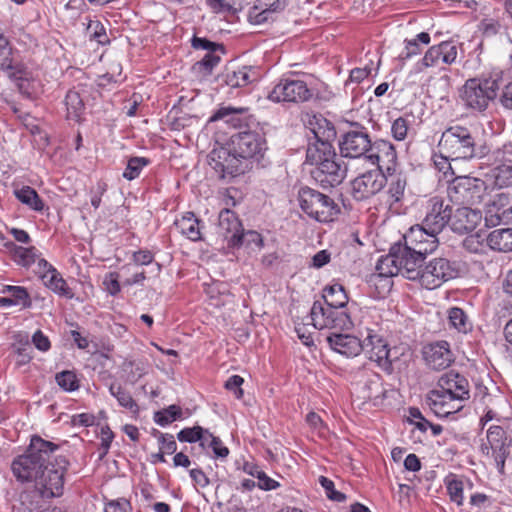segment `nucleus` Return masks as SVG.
I'll return each instance as SVG.
<instances>
[{
	"instance_id": "obj_19",
	"label": "nucleus",
	"mask_w": 512,
	"mask_h": 512,
	"mask_svg": "<svg viewBox=\"0 0 512 512\" xmlns=\"http://www.w3.org/2000/svg\"><path fill=\"white\" fill-rule=\"evenodd\" d=\"M426 403L429 408L438 417H448L449 415L459 412L464 405V401L448 393H441V389L430 391L426 397Z\"/></svg>"
},
{
	"instance_id": "obj_43",
	"label": "nucleus",
	"mask_w": 512,
	"mask_h": 512,
	"mask_svg": "<svg viewBox=\"0 0 512 512\" xmlns=\"http://www.w3.org/2000/svg\"><path fill=\"white\" fill-rule=\"evenodd\" d=\"M3 293L10 295L15 305H20L23 308H30L32 305L27 289L22 286L7 285L4 287Z\"/></svg>"
},
{
	"instance_id": "obj_58",
	"label": "nucleus",
	"mask_w": 512,
	"mask_h": 512,
	"mask_svg": "<svg viewBox=\"0 0 512 512\" xmlns=\"http://www.w3.org/2000/svg\"><path fill=\"white\" fill-rule=\"evenodd\" d=\"M434 165L436 169L443 172L446 176L449 172L451 175L454 174V171L452 169L451 161H454L451 157H448L444 153H441L439 155H434L433 157Z\"/></svg>"
},
{
	"instance_id": "obj_51",
	"label": "nucleus",
	"mask_w": 512,
	"mask_h": 512,
	"mask_svg": "<svg viewBox=\"0 0 512 512\" xmlns=\"http://www.w3.org/2000/svg\"><path fill=\"white\" fill-rule=\"evenodd\" d=\"M491 158L494 164L512 165V143H505L495 149L491 154Z\"/></svg>"
},
{
	"instance_id": "obj_32",
	"label": "nucleus",
	"mask_w": 512,
	"mask_h": 512,
	"mask_svg": "<svg viewBox=\"0 0 512 512\" xmlns=\"http://www.w3.org/2000/svg\"><path fill=\"white\" fill-rule=\"evenodd\" d=\"M488 245L494 251L505 253L512 251V228H501L490 232Z\"/></svg>"
},
{
	"instance_id": "obj_4",
	"label": "nucleus",
	"mask_w": 512,
	"mask_h": 512,
	"mask_svg": "<svg viewBox=\"0 0 512 512\" xmlns=\"http://www.w3.org/2000/svg\"><path fill=\"white\" fill-rule=\"evenodd\" d=\"M298 202L304 214L320 223L334 221L341 211L333 198L310 187L299 190Z\"/></svg>"
},
{
	"instance_id": "obj_26",
	"label": "nucleus",
	"mask_w": 512,
	"mask_h": 512,
	"mask_svg": "<svg viewBox=\"0 0 512 512\" xmlns=\"http://www.w3.org/2000/svg\"><path fill=\"white\" fill-rule=\"evenodd\" d=\"M11 47L7 37L4 35V30L0 24V66L3 71L8 73V76L14 79L22 78V67L18 63H14L11 55Z\"/></svg>"
},
{
	"instance_id": "obj_10",
	"label": "nucleus",
	"mask_w": 512,
	"mask_h": 512,
	"mask_svg": "<svg viewBox=\"0 0 512 512\" xmlns=\"http://www.w3.org/2000/svg\"><path fill=\"white\" fill-rule=\"evenodd\" d=\"M457 274L455 263L446 258H435L422 268L418 282L422 287L433 290L455 278Z\"/></svg>"
},
{
	"instance_id": "obj_12",
	"label": "nucleus",
	"mask_w": 512,
	"mask_h": 512,
	"mask_svg": "<svg viewBox=\"0 0 512 512\" xmlns=\"http://www.w3.org/2000/svg\"><path fill=\"white\" fill-rule=\"evenodd\" d=\"M505 431L500 426H491L487 431V441L482 444V452L493 461L499 473H504L508 461V442H504Z\"/></svg>"
},
{
	"instance_id": "obj_63",
	"label": "nucleus",
	"mask_w": 512,
	"mask_h": 512,
	"mask_svg": "<svg viewBox=\"0 0 512 512\" xmlns=\"http://www.w3.org/2000/svg\"><path fill=\"white\" fill-rule=\"evenodd\" d=\"M469 504L478 509H486L492 505V500L484 493H474L470 496Z\"/></svg>"
},
{
	"instance_id": "obj_1",
	"label": "nucleus",
	"mask_w": 512,
	"mask_h": 512,
	"mask_svg": "<svg viewBox=\"0 0 512 512\" xmlns=\"http://www.w3.org/2000/svg\"><path fill=\"white\" fill-rule=\"evenodd\" d=\"M57 449L58 445L33 436L25 453L12 463L14 476L22 482H34L44 498L62 495L69 461L64 456H57L52 463L51 456Z\"/></svg>"
},
{
	"instance_id": "obj_52",
	"label": "nucleus",
	"mask_w": 512,
	"mask_h": 512,
	"mask_svg": "<svg viewBox=\"0 0 512 512\" xmlns=\"http://www.w3.org/2000/svg\"><path fill=\"white\" fill-rule=\"evenodd\" d=\"M410 121L407 117H399L395 119L391 125V134L397 141L406 139L409 131Z\"/></svg>"
},
{
	"instance_id": "obj_64",
	"label": "nucleus",
	"mask_w": 512,
	"mask_h": 512,
	"mask_svg": "<svg viewBox=\"0 0 512 512\" xmlns=\"http://www.w3.org/2000/svg\"><path fill=\"white\" fill-rule=\"evenodd\" d=\"M130 509V503L126 499H119L108 503L105 512H129Z\"/></svg>"
},
{
	"instance_id": "obj_40",
	"label": "nucleus",
	"mask_w": 512,
	"mask_h": 512,
	"mask_svg": "<svg viewBox=\"0 0 512 512\" xmlns=\"http://www.w3.org/2000/svg\"><path fill=\"white\" fill-rule=\"evenodd\" d=\"M449 324L458 332L467 333L471 330V323L465 312L458 307H453L448 311Z\"/></svg>"
},
{
	"instance_id": "obj_56",
	"label": "nucleus",
	"mask_w": 512,
	"mask_h": 512,
	"mask_svg": "<svg viewBox=\"0 0 512 512\" xmlns=\"http://www.w3.org/2000/svg\"><path fill=\"white\" fill-rule=\"evenodd\" d=\"M203 430L204 428L200 426L184 428L177 434V438L180 442H199V439L202 437Z\"/></svg>"
},
{
	"instance_id": "obj_7",
	"label": "nucleus",
	"mask_w": 512,
	"mask_h": 512,
	"mask_svg": "<svg viewBox=\"0 0 512 512\" xmlns=\"http://www.w3.org/2000/svg\"><path fill=\"white\" fill-rule=\"evenodd\" d=\"M312 325L316 329H349L352 326L350 315L346 309L315 301L310 310Z\"/></svg>"
},
{
	"instance_id": "obj_25",
	"label": "nucleus",
	"mask_w": 512,
	"mask_h": 512,
	"mask_svg": "<svg viewBox=\"0 0 512 512\" xmlns=\"http://www.w3.org/2000/svg\"><path fill=\"white\" fill-rule=\"evenodd\" d=\"M480 218L481 215L478 211L472 210L466 205H462L454 212L451 211L448 224L454 232L464 233L473 230Z\"/></svg>"
},
{
	"instance_id": "obj_39",
	"label": "nucleus",
	"mask_w": 512,
	"mask_h": 512,
	"mask_svg": "<svg viewBox=\"0 0 512 512\" xmlns=\"http://www.w3.org/2000/svg\"><path fill=\"white\" fill-rule=\"evenodd\" d=\"M463 247L475 254H485L489 248L488 245V234L485 233H473L468 235L463 241Z\"/></svg>"
},
{
	"instance_id": "obj_41",
	"label": "nucleus",
	"mask_w": 512,
	"mask_h": 512,
	"mask_svg": "<svg viewBox=\"0 0 512 512\" xmlns=\"http://www.w3.org/2000/svg\"><path fill=\"white\" fill-rule=\"evenodd\" d=\"M109 392L117 399L120 406L134 413L138 411L139 408L137 403L134 401L130 393L120 385L111 384L109 387Z\"/></svg>"
},
{
	"instance_id": "obj_53",
	"label": "nucleus",
	"mask_w": 512,
	"mask_h": 512,
	"mask_svg": "<svg viewBox=\"0 0 512 512\" xmlns=\"http://www.w3.org/2000/svg\"><path fill=\"white\" fill-rule=\"evenodd\" d=\"M441 62L451 65L457 59L458 48L452 42L444 41L438 44Z\"/></svg>"
},
{
	"instance_id": "obj_8",
	"label": "nucleus",
	"mask_w": 512,
	"mask_h": 512,
	"mask_svg": "<svg viewBox=\"0 0 512 512\" xmlns=\"http://www.w3.org/2000/svg\"><path fill=\"white\" fill-rule=\"evenodd\" d=\"M233 151L250 166V160L263 158L267 144L264 136L255 131L239 132L231 137Z\"/></svg>"
},
{
	"instance_id": "obj_24",
	"label": "nucleus",
	"mask_w": 512,
	"mask_h": 512,
	"mask_svg": "<svg viewBox=\"0 0 512 512\" xmlns=\"http://www.w3.org/2000/svg\"><path fill=\"white\" fill-rule=\"evenodd\" d=\"M396 259V246L390 249L386 256H382L376 265V271L370 277V282L377 283L383 282V287L386 289L391 288L390 278L399 274L398 264Z\"/></svg>"
},
{
	"instance_id": "obj_16",
	"label": "nucleus",
	"mask_w": 512,
	"mask_h": 512,
	"mask_svg": "<svg viewBox=\"0 0 512 512\" xmlns=\"http://www.w3.org/2000/svg\"><path fill=\"white\" fill-rule=\"evenodd\" d=\"M387 182L383 172L370 170L352 181V193L355 199H368L380 192Z\"/></svg>"
},
{
	"instance_id": "obj_34",
	"label": "nucleus",
	"mask_w": 512,
	"mask_h": 512,
	"mask_svg": "<svg viewBox=\"0 0 512 512\" xmlns=\"http://www.w3.org/2000/svg\"><path fill=\"white\" fill-rule=\"evenodd\" d=\"M5 246L11 249L14 261L23 267L29 268L36 263L40 255L35 247L16 246L13 242H8Z\"/></svg>"
},
{
	"instance_id": "obj_48",
	"label": "nucleus",
	"mask_w": 512,
	"mask_h": 512,
	"mask_svg": "<svg viewBox=\"0 0 512 512\" xmlns=\"http://www.w3.org/2000/svg\"><path fill=\"white\" fill-rule=\"evenodd\" d=\"M149 160L144 157H132L128 160L127 166L123 172V177L127 180H133L137 178L142 169L148 165Z\"/></svg>"
},
{
	"instance_id": "obj_28",
	"label": "nucleus",
	"mask_w": 512,
	"mask_h": 512,
	"mask_svg": "<svg viewBox=\"0 0 512 512\" xmlns=\"http://www.w3.org/2000/svg\"><path fill=\"white\" fill-rule=\"evenodd\" d=\"M387 390L383 386L382 379L379 375L373 374L360 388L361 398L379 405L386 398Z\"/></svg>"
},
{
	"instance_id": "obj_14",
	"label": "nucleus",
	"mask_w": 512,
	"mask_h": 512,
	"mask_svg": "<svg viewBox=\"0 0 512 512\" xmlns=\"http://www.w3.org/2000/svg\"><path fill=\"white\" fill-rule=\"evenodd\" d=\"M371 146L370 137L364 129L346 132L339 142L342 157L363 159L365 162Z\"/></svg>"
},
{
	"instance_id": "obj_29",
	"label": "nucleus",
	"mask_w": 512,
	"mask_h": 512,
	"mask_svg": "<svg viewBox=\"0 0 512 512\" xmlns=\"http://www.w3.org/2000/svg\"><path fill=\"white\" fill-rule=\"evenodd\" d=\"M386 184H388L386 191L387 203L391 209H397L405 196L407 185L406 178L401 174H391L389 178H387Z\"/></svg>"
},
{
	"instance_id": "obj_21",
	"label": "nucleus",
	"mask_w": 512,
	"mask_h": 512,
	"mask_svg": "<svg viewBox=\"0 0 512 512\" xmlns=\"http://www.w3.org/2000/svg\"><path fill=\"white\" fill-rule=\"evenodd\" d=\"M396 152L393 145L386 140L372 143L366 162L377 166L376 170L390 172L396 163Z\"/></svg>"
},
{
	"instance_id": "obj_55",
	"label": "nucleus",
	"mask_w": 512,
	"mask_h": 512,
	"mask_svg": "<svg viewBox=\"0 0 512 512\" xmlns=\"http://www.w3.org/2000/svg\"><path fill=\"white\" fill-rule=\"evenodd\" d=\"M319 483L323 487L325 494L329 499L338 502L345 501L346 496L343 493L335 490L334 482L332 480L324 476H320Z\"/></svg>"
},
{
	"instance_id": "obj_18",
	"label": "nucleus",
	"mask_w": 512,
	"mask_h": 512,
	"mask_svg": "<svg viewBox=\"0 0 512 512\" xmlns=\"http://www.w3.org/2000/svg\"><path fill=\"white\" fill-rule=\"evenodd\" d=\"M395 246L399 274L409 280L419 281L426 255H419L405 245Z\"/></svg>"
},
{
	"instance_id": "obj_62",
	"label": "nucleus",
	"mask_w": 512,
	"mask_h": 512,
	"mask_svg": "<svg viewBox=\"0 0 512 512\" xmlns=\"http://www.w3.org/2000/svg\"><path fill=\"white\" fill-rule=\"evenodd\" d=\"M244 379L239 375H233L228 378L225 383L226 389L232 391L237 399H240L243 395V390L241 388Z\"/></svg>"
},
{
	"instance_id": "obj_54",
	"label": "nucleus",
	"mask_w": 512,
	"mask_h": 512,
	"mask_svg": "<svg viewBox=\"0 0 512 512\" xmlns=\"http://www.w3.org/2000/svg\"><path fill=\"white\" fill-rule=\"evenodd\" d=\"M155 436L158 438L159 443V450L162 451V453L166 454H173L177 450V443L174 439V436L172 434L168 433H161L157 431L155 433Z\"/></svg>"
},
{
	"instance_id": "obj_59",
	"label": "nucleus",
	"mask_w": 512,
	"mask_h": 512,
	"mask_svg": "<svg viewBox=\"0 0 512 512\" xmlns=\"http://www.w3.org/2000/svg\"><path fill=\"white\" fill-rule=\"evenodd\" d=\"M257 487L264 491L275 490L280 487V483L269 477L264 471L256 475Z\"/></svg>"
},
{
	"instance_id": "obj_49",
	"label": "nucleus",
	"mask_w": 512,
	"mask_h": 512,
	"mask_svg": "<svg viewBox=\"0 0 512 512\" xmlns=\"http://www.w3.org/2000/svg\"><path fill=\"white\" fill-rule=\"evenodd\" d=\"M57 384L65 391L72 392L79 388V381L73 371H62L55 376Z\"/></svg>"
},
{
	"instance_id": "obj_33",
	"label": "nucleus",
	"mask_w": 512,
	"mask_h": 512,
	"mask_svg": "<svg viewBox=\"0 0 512 512\" xmlns=\"http://www.w3.org/2000/svg\"><path fill=\"white\" fill-rule=\"evenodd\" d=\"M444 482L450 500L457 506H462L464 504V489L467 485L471 486V484L463 478L453 474L448 475Z\"/></svg>"
},
{
	"instance_id": "obj_60",
	"label": "nucleus",
	"mask_w": 512,
	"mask_h": 512,
	"mask_svg": "<svg viewBox=\"0 0 512 512\" xmlns=\"http://www.w3.org/2000/svg\"><path fill=\"white\" fill-rule=\"evenodd\" d=\"M245 111V108L221 107L214 113L213 116H211L210 121L225 119V121L228 123L232 121V119L228 118L229 116L232 114H241Z\"/></svg>"
},
{
	"instance_id": "obj_50",
	"label": "nucleus",
	"mask_w": 512,
	"mask_h": 512,
	"mask_svg": "<svg viewBox=\"0 0 512 512\" xmlns=\"http://www.w3.org/2000/svg\"><path fill=\"white\" fill-rule=\"evenodd\" d=\"M218 51L206 52L203 58L196 63L197 69L205 75L211 74L212 70L219 64L220 55Z\"/></svg>"
},
{
	"instance_id": "obj_44",
	"label": "nucleus",
	"mask_w": 512,
	"mask_h": 512,
	"mask_svg": "<svg viewBox=\"0 0 512 512\" xmlns=\"http://www.w3.org/2000/svg\"><path fill=\"white\" fill-rule=\"evenodd\" d=\"M68 117L77 120L83 110L84 104L77 91H69L65 97Z\"/></svg>"
},
{
	"instance_id": "obj_2",
	"label": "nucleus",
	"mask_w": 512,
	"mask_h": 512,
	"mask_svg": "<svg viewBox=\"0 0 512 512\" xmlns=\"http://www.w3.org/2000/svg\"><path fill=\"white\" fill-rule=\"evenodd\" d=\"M314 120L310 125L316 142L308 146L306 153V162L314 166L311 176L323 188L338 186L345 179L347 169L330 142L336 136L335 129L325 118L314 117Z\"/></svg>"
},
{
	"instance_id": "obj_23",
	"label": "nucleus",
	"mask_w": 512,
	"mask_h": 512,
	"mask_svg": "<svg viewBox=\"0 0 512 512\" xmlns=\"http://www.w3.org/2000/svg\"><path fill=\"white\" fill-rule=\"evenodd\" d=\"M327 342L333 351L347 358L356 357L363 350L362 340L351 334L332 333Z\"/></svg>"
},
{
	"instance_id": "obj_5",
	"label": "nucleus",
	"mask_w": 512,
	"mask_h": 512,
	"mask_svg": "<svg viewBox=\"0 0 512 512\" xmlns=\"http://www.w3.org/2000/svg\"><path fill=\"white\" fill-rule=\"evenodd\" d=\"M498 82L492 78H470L459 91L463 105L470 110L483 112L497 96Z\"/></svg>"
},
{
	"instance_id": "obj_20",
	"label": "nucleus",
	"mask_w": 512,
	"mask_h": 512,
	"mask_svg": "<svg viewBox=\"0 0 512 512\" xmlns=\"http://www.w3.org/2000/svg\"><path fill=\"white\" fill-rule=\"evenodd\" d=\"M422 353L426 365L434 370L446 369L454 361L447 341L429 343L423 347Z\"/></svg>"
},
{
	"instance_id": "obj_17",
	"label": "nucleus",
	"mask_w": 512,
	"mask_h": 512,
	"mask_svg": "<svg viewBox=\"0 0 512 512\" xmlns=\"http://www.w3.org/2000/svg\"><path fill=\"white\" fill-rule=\"evenodd\" d=\"M451 217V207L445 204L441 197L431 198L426 207V215L422 220L423 227L431 229L432 232L440 234Z\"/></svg>"
},
{
	"instance_id": "obj_37",
	"label": "nucleus",
	"mask_w": 512,
	"mask_h": 512,
	"mask_svg": "<svg viewBox=\"0 0 512 512\" xmlns=\"http://www.w3.org/2000/svg\"><path fill=\"white\" fill-rule=\"evenodd\" d=\"M323 302L339 309H345L348 296L344 287L338 283L327 286L323 291Z\"/></svg>"
},
{
	"instance_id": "obj_27",
	"label": "nucleus",
	"mask_w": 512,
	"mask_h": 512,
	"mask_svg": "<svg viewBox=\"0 0 512 512\" xmlns=\"http://www.w3.org/2000/svg\"><path fill=\"white\" fill-rule=\"evenodd\" d=\"M258 69L253 66H242L236 70H228L225 82L232 88L245 87L259 79Z\"/></svg>"
},
{
	"instance_id": "obj_61",
	"label": "nucleus",
	"mask_w": 512,
	"mask_h": 512,
	"mask_svg": "<svg viewBox=\"0 0 512 512\" xmlns=\"http://www.w3.org/2000/svg\"><path fill=\"white\" fill-rule=\"evenodd\" d=\"M192 46L195 49L206 50V52H210V51H219L221 53L223 52V47L221 45L211 42L205 38L194 37L192 40Z\"/></svg>"
},
{
	"instance_id": "obj_38",
	"label": "nucleus",
	"mask_w": 512,
	"mask_h": 512,
	"mask_svg": "<svg viewBox=\"0 0 512 512\" xmlns=\"http://www.w3.org/2000/svg\"><path fill=\"white\" fill-rule=\"evenodd\" d=\"M15 197L24 205L34 211L41 212L44 209V202L35 189L30 186H22L14 190Z\"/></svg>"
},
{
	"instance_id": "obj_9",
	"label": "nucleus",
	"mask_w": 512,
	"mask_h": 512,
	"mask_svg": "<svg viewBox=\"0 0 512 512\" xmlns=\"http://www.w3.org/2000/svg\"><path fill=\"white\" fill-rule=\"evenodd\" d=\"M484 182L470 176H458L447 187L449 199L459 205H470L480 201Z\"/></svg>"
},
{
	"instance_id": "obj_6",
	"label": "nucleus",
	"mask_w": 512,
	"mask_h": 512,
	"mask_svg": "<svg viewBox=\"0 0 512 512\" xmlns=\"http://www.w3.org/2000/svg\"><path fill=\"white\" fill-rule=\"evenodd\" d=\"M208 164L220 179H230L249 169L248 163L241 160L232 149L214 148L208 155Z\"/></svg>"
},
{
	"instance_id": "obj_30",
	"label": "nucleus",
	"mask_w": 512,
	"mask_h": 512,
	"mask_svg": "<svg viewBox=\"0 0 512 512\" xmlns=\"http://www.w3.org/2000/svg\"><path fill=\"white\" fill-rule=\"evenodd\" d=\"M219 230L231 245L234 237L242 230L241 222L233 211L229 209L221 210L219 213Z\"/></svg>"
},
{
	"instance_id": "obj_57",
	"label": "nucleus",
	"mask_w": 512,
	"mask_h": 512,
	"mask_svg": "<svg viewBox=\"0 0 512 512\" xmlns=\"http://www.w3.org/2000/svg\"><path fill=\"white\" fill-rule=\"evenodd\" d=\"M87 33L91 38L96 40L99 44H105L108 40L106 37L105 29L98 20H90L87 26Z\"/></svg>"
},
{
	"instance_id": "obj_11",
	"label": "nucleus",
	"mask_w": 512,
	"mask_h": 512,
	"mask_svg": "<svg viewBox=\"0 0 512 512\" xmlns=\"http://www.w3.org/2000/svg\"><path fill=\"white\" fill-rule=\"evenodd\" d=\"M362 345V351H364L369 360L375 362L384 370L391 368L394 358L387 341L378 332L367 328Z\"/></svg>"
},
{
	"instance_id": "obj_45",
	"label": "nucleus",
	"mask_w": 512,
	"mask_h": 512,
	"mask_svg": "<svg viewBox=\"0 0 512 512\" xmlns=\"http://www.w3.org/2000/svg\"><path fill=\"white\" fill-rule=\"evenodd\" d=\"M182 410L177 405H170L168 408L158 411L154 415V421L160 426H166L181 418Z\"/></svg>"
},
{
	"instance_id": "obj_42",
	"label": "nucleus",
	"mask_w": 512,
	"mask_h": 512,
	"mask_svg": "<svg viewBox=\"0 0 512 512\" xmlns=\"http://www.w3.org/2000/svg\"><path fill=\"white\" fill-rule=\"evenodd\" d=\"M405 43V50L400 55L404 60L418 55L421 51L419 43L428 45L430 43V35L426 32H421L414 39L406 40Z\"/></svg>"
},
{
	"instance_id": "obj_47",
	"label": "nucleus",
	"mask_w": 512,
	"mask_h": 512,
	"mask_svg": "<svg viewBox=\"0 0 512 512\" xmlns=\"http://www.w3.org/2000/svg\"><path fill=\"white\" fill-rule=\"evenodd\" d=\"M495 184L500 188L512 186V165L495 164Z\"/></svg>"
},
{
	"instance_id": "obj_35",
	"label": "nucleus",
	"mask_w": 512,
	"mask_h": 512,
	"mask_svg": "<svg viewBox=\"0 0 512 512\" xmlns=\"http://www.w3.org/2000/svg\"><path fill=\"white\" fill-rule=\"evenodd\" d=\"M42 281L47 288L60 296L71 299L74 295L66 281L56 269L51 270L50 274L43 276Z\"/></svg>"
},
{
	"instance_id": "obj_31",
	"label": "nucleus",
	"mask_w": 512,
	"mask_h": 512,
	"mask_svg": "<svg viewBox=\"0 0 512 512\" xmlns=\"http://www.w3.org/2000/svg\"><path fill=\"white\" fill-rule=\"evenodd\" d=\"M178 231L192 241L201 239V227L199 219L192 212L185 213L175 221Z\"/></svg>"
},
{
	"instance_id": "obj_15",
	"label": "nucleus",
	"mask_w": 512,
	"mask_h": 512,
	"mask_svg": "<svg viewBox=\"0 0 512 512\" xmlns=\"http://www.w3.org/2000/svg\"><path fill=\"white\" fill-rule=\"evenodd\" d=\"M438 235L422 224H416L404 234V245L419 255H427L438 247Z\"/></svg>"
},
{
	"instance_id": "obj_46",
	"label": "nucleus",
	"mask_w": 512,
	"mask_h": 512,
	"mask_svg": "<svg viewBox=\"0 0 512 512\" xmlns=\"http://www.w3.org/2000/svg\"><path fill=\"white\" fill-rule=\"evenodd\" d=\"M439 62H441L439 47L434 45L427 50L424 57L415 65V71L420 73L426 68L438 65Z\"/></svg>"
},
{
	"instance_id": "obj_36",
	"label": "nucleus",
	"mask_w": 512,
	"mask_h": 512,
	"mask_svg": "<svg viewBox=\"0 0 512 512\" xmlns=\"http://www.w3.org/2000/svg\"><path fill=\"white\" fill-rule=\"evenodd\" d=\"M263 245V238L261 234L254 230L246 232L241 230V232L234 237L231 244L233 247L245 246L252 252L260 251L263 248Z\"/></svg>"
},
{
	"instance_id": "obj_22",
	"label": "nucleus",
	"mask_w": 512,
	"mask_h": 512,
	"mask_svg": "<svg viewBox=\"0 0 512 512\" xmlns=\"http://www.w3.org/2000/svg\"><path fill=\"white\" fill-rule=\"evenodd\" d=\"M438 387L441 389V393L451 394L464 402L470 398L469 382L459 373L450 371L443 374L438 380Z\"/></svg>"
},
{
	"instance_id": "obj_3",
	"label": "nucleus",
	"mask_w": 512,
	"mask_h": 512,
	"mask_svg": "<svg viewBox=\"0 0 512 512\" xmlns=\"http://www.w3.org/2000/svg\"><path fill=\"white\" fill-rule=\"evenodd\" d=\"M475 132L466 126L454 125L447 128L438 143L439 151L453 160L481 158L485 148L477 143Z\"/></svg>"
},
{
	"instance_id": "obj_13",
	"label": "nucleus",
	"mask_w": 512,
	"mask_h": 512,
	"mask_svg": "<svg viewBox=\"0 0 512 512\" xmlns=\"http://www.w3.org/2000/svg\"><path fill=\"white\" fill-rule=\"evenodd\" d=\"M310 97V90L304 81L290 78H282L268 94L273 102H304Z\"/></svg>"
}]
</instances>
